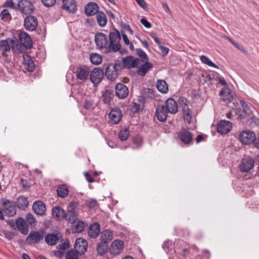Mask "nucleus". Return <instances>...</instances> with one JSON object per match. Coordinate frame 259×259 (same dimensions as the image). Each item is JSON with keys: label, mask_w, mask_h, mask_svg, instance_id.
<instances>
[{"label": "nucleus", "mask_w": 259, "mask_h": 259, "mask_svg": "<svg viewBox=\"0 0 259 259\" xmlns=\"http://www.w3.org/2000/svg\"><path fill=\"white\" fill-rule=\"evenodd\" d=\"M79 204L77 202L71 201L69 202L68 206V210L65 212L66 220L69 223L74 224L78 220Z\"/></svg>", "instance_id": "nucleus-1"}, {"label": "nucleus", "mask_w": 259, "mask_h": 259, "mask_svg": "<svg viewBox=\"0 0 259 259\" xmlns=\"http://www.w3.org/2000/svg\"><path fill=\"white\" fill-rule=\"evenodd\" d=\"M121 36L118 30L114 29L109 33V43L107 49L111 50L113 52H117L120 50L121 46L120 40Z\"/></svg>", "instance_id": "nucleus-2"}, {"label": "nucleus", "mask_w": 259, "mask_h": 259, "mask_svg": "<svg viewBox=\"0 0 259 259\" xmlns=\"http://www.w3.org/2000/svg\"><path fill=\"white\" fill-rule=\"evenodd\" d=\"M90 73V68L87 65H84L77 67L74 72L76 79L83 82H85L89 79Z\"/></svg>", "instance_id": "nucleus-3"}, {"label": "nucleus", "mask_w": 259, "mask_h": 259, "mask_svg": "<svg viewBox=\"0 0 259 259\" xmlns=\"http://www.w3.org/2000/svg\"><path fill=\"white\" fill-rule=\"evenodd\" d=\"M18 7L19 11L25 15H30L34 11V6L28 0H21L19 2Z\"/></svg>", "instance_id": "nucleus-4"}, {"label": "nucleus", "mask_w": 259, "mask_h": 259, "mask_svg": "<svg viewBox=\"0 0 259 259\" xmlns=\"http://www.w3.org/2000/svg\"><path fill=\"white\" fill-rule=\"evenodd\" d=\"M104 74L103 69L100 67H96L90 71L89 78L93 83L99 84L102 81Z\"/></svg>", "instance_id": "nucleus-5"}, {"label": "nucleus", "mask_w": 259, "mask_h": 259, "mask_svg": "<svg viewBox=\"0 0 259 259\" xmlns=\"http://www.w3.org/2000/svg\"><path fill=\"white\" fill-rule=\"evenodd\" d=\"M255 134L249 130L243 131L239 135L240 141L244 145L253 144L255 140Z\"/></svg>", "instance_id": "nucleus-6"}, {"label": "nucleus", "mask_w": 259, "mask_h": 259, "mask_svg": "<svg viewBox=\"0 0 259 259\" xmlns=\"http://www.w3.org/2000/svg\"><path fill=\"white\" fill-rule=\"evenodd\" d=\"M254 165V160L251 157L243 158L241 159L239 168L242 172H247L250 171Z\"/></svg>", "instance_id": "nucleus-7"}, {"label": "nucleus", "mask_w": 259, "mask_h": 259, "mask_svg": "<svg viewBox=\"0 0 259 259\" xmlns=\"http://www.w3.org/2000/svg\"><path fill=\"white\" fill-rule=\"evenodd\" d=\"M2 200L4 213L9 217L14 215L16 213V208L13 202L5 199H2Z\"/></svg>", "instance_id": "nucleus-8"}, {"label": "nucleus", "mask_w": 259, "mask_h": 259, "mask_svg": "<svg viewBox=\"0 0 259 259\" xmlns=\"http://www.w3.org/2000/svg\"><path fill=\"white\" fill-rule=\"evenodd\" d=\"M44 231H31L28 237L27 241L29 244L38 243L45 237Z\"/></svg>", "instance_id": "nucleus-9"}, {"label": "nucleus", "mask_w": 259, "mask_h": 259, "mask_svg": "<svg viewBox=\"0 0 259 259\" xmlns=\"http://www.w3.org/2000/svg\"><path fill=\"white\" fill-rule=\"evenodd\" d=\"M178 137L186 145H189L193 142V135L187 129L183 128L179 132Z\"/></svg>", "instance_id": "nucleus-10"}, {"label": "nucleus", "mask_w": 259, "mask_h": 259, "mask_svg": "<svg viewBox=\"0 0 259 259\" xmlns=\"http://www.w3.org/2000/svg\"><path fill=\"white\" fill-rule=\"evenodd\" d=\"M38 25L36 17L31 15H28L24 19V26L25 28L29 31H33Z\"/></svg>", "instance_id": "nucleus-11"}, {"label": "nucleus", "mask_w": 259, "mask_h": 259, "mask_svg": "<svg viewBox=\"0 0 259 259\" xmlns=\"http://www.w3.org/2000/svg\"><path fill=\"white\" fill-rule=\"evenodd\" d=\"M154 92L153 90L146 88L144 89L141 95L139 97L138 100L144 104L146 102H149L154 98Z\"/></svg>", "instance_id": "nucleus-12"}, {"label": "nucleus", "mask_w": 259, "mask_h": 259, "mask_svg": "<svg viewBox=\"0 0 259 259\" xmlns=\"http://www.w3.org/2000/svg\"><path fill=\"white\" fill-rule=\"evenodd\" d=\"M232 127L231 122L226 120H222L218 123L217 131L221 135L226 134L231 131Z\"/></svg>", "instance_id": "nucleus-13"}, {"label": "nucleus", "mask_w": 259, "mask_h": 259, "mask_svg": "<svg viewBox=\"0 0 259 259\" xmlns=\"http://www.w3.org/2000/svg\"><path fill=\"white\" fill-rule=\"evenodd\" d=\"M95 41L98 48L100 49L106 48L108 45L107 37L102 32H98L96 34Z\"/></svg>", "instance_id": "nucleus-14"}, {"label": "nucleus", "mask_w": 259, "mask_h": 259, "mask_svg": "<svg viewBox=\"0 0 259 259\" xmlns=\"http://www.w3.org/2000/svg\"><path fill=\"white\" fill-rule=\"evenodd\" d=\"M69 13H75L77 10V5L75 0H62V5L61 7Z\"/></svg>", "instance_id": "nucleus-15"}, {"label": "nucleus", "mask_w": 259, "mask_h": 259, "mask_svg": "<svg viewBox=\"0 0 259 259\" xmlns=\"http://www.w3.org/2000/svg\"><path fill=\"white\" fill-rule=\"evenodd\" d=\"M115 95L119 99H124L128 95V90L125 85L122 83H117L115 88Z\"/></svg>", "instance_id": "nucleus-16"}, {"label": "nucleus", "mask_w": 259, "mask_h": 259, "mask_svg": "<svg viewBox=\"0 0 259 259\" xmlns=\"http://www.w3.org/2000/svg\"><path fill=\"white\" fill-rule=\"evenodd\" d=\"M19 40L23 46L27 49L32 47V42L30 36L25 32L22 31L18 35Z\"/></svg>", "instance_id": "nucleus-17"}, {"label": "nucleus", "mask_w": 259, "mask_h": 259, "mask_svg": "<svg viewBox=\"0 0 259 259\" xmlns=\"http://www.w3.org/2000/svg\"><path fill=\"white\" fill-rule=\"evenodd\" d=\"M88 242L87 241L81 238L76 239L74 248L75 250L77 251L80 254H83L87 250Z\"/></svg>", "instance_id": "nucleus-18"}, {"label": "nucleus", "mask_w": 259, "mask_h": 259, "mask_svg": "<svg viewBox=\"0 0 259 259\" xmlns=\"http://www.w3.org/2000/svg\"><path fill=\"white\" fill-rule=\"evenodd\" d=\"M122 116L121 111L119 108H112L109 114L111 122L113 124L118 123L121 120Z\"/></svg>", "instance_id": "nucleus-19"}, {"label": "nucleus", "mask_w": 259, "mask_h": 259, "mask_svg": "<svg viewBox=\"0 0 259 259\" xmlns=\"http://www.w3.org/2000/svg\"><path fill=\"white\" fill-rule=\"evenodd\" d=\"M105 75L108 79L111 81L115 80L118 75L117 70L113 66V63L109 64L105 68Z\"/></svg>", "instance_id": "nucleus-20"}, {"label": "nucleus", "mask_w": 259, "mask_h": 259, "mask_svg": "<svg viewBox=\"0 0 259 259\" xmlns=\"http://www.w3.org/2000/svg\"><path fill=\"white\" fill-rule=\"evenodd\" d=\"M167 112L164 105H158L155 112L157 119L161 122L165 121L167 117Z\"/></svg>", "instance_id": "nucleus-21"}, {"label": "nucleus", "mask_w": 259, "mask_h": 259, "mask_svg": "<svg viewBox=\"0 0 259 259\" xmlns=\"http://www.w3.org/2000/svg\"><path fill=\"white\" fill-rule=\"evenodd\" d=\"M52 214L54 218L58 221H62L65 218V210L59 206H54L52 208Z\"/></svg>", "instance_id": "nucleus-22"}, {"label": "nucleus", "mask_w": 259, "mask_h": 259, "mask_svg": "<svg viewBox=\"0 0 259 259\" xmlns=\"http://www.w3.org/2000/svg\"><path fill=\"white\" fill-rule=\"evenodd\" d=\"M85 14L88 16H91L97 14L99 11L98 5L94 2H90L85 6Z\"/></svg>", "instance_id": "nucleus-23"}, {"label": "nucleus", "mask_w": 259, "mask_h": 259, "mask_svg": "<svg viewBox=\"0 0 259 259\" xmlns=\"http://www.w3.org/2000/svg\"><path fill=\"white\" fill-rule=\"evenodd\" d=\"M165 108L168 112L175 114L178 112L177 102L172 98H169L165 101Z\"/></svg>", "instance_id": "nucleus-24"}, {"label": "nucleus", "mask_w": 259, "mask_h": 259, "mask_svg": "<svg viewBox=\"0 0 259 259\" xmlns=\"http://www.w3.org/2000/svg\"><path fill=\"white\" fill-rule=\"evenodd\" d=\"M34 212L38 215H44L46 211V205L41 201H36L32 205Z\"/></svg>", "instance_id": "nucleus-25"}, {"label": "nucleus", "mask_w": 259, "mask_h": 259, "mask_svg": "<svg viewBox=\"0 0 259 259\" xmlns=\"http://www.w3.org/2000/svg\"><path fill=\"white\" fill-rule=\"evenodd\" d=\"M123 248V242L119 240H116L112 243L109 251L111 254H118L121 252Z\"/></svg>", "instance_id": "nucleus-26"}, {"label": "nucleus", "mask_w": 259, "mask_h": 259, "mask_svg": "<svg viewBox=\"0 0 259 259\" xmlns=\"http://www.w3.org/2000/svg\"><path fill=\"white\" fill-rule=\"evenodd\" d=\"M16 228L24 235L28 234L29 230L28 226L24 219L21 217L18 218L16 221Z\"/></svg>", "instance_id": "nucleus-27"}, {"label": "nucleus", "mask_w": 259, "mask_h": 259, "mask_svg": "<svg viewBox=\"0 0 259 259\" xmlns=\"http://www.w3.org/2000/svg\"><path fill=\"white\" fill-rule=\"evenodd\" d=\"M220 95L221 96L222 100L223 101L231 102L233 99V96L231 90L226 87H225L221 89L220 92Z\"/></svg>", "instance_id": "nucleus-28"}, {"label": "nucleus", "mask_w": 259, "mask_h": 259, "mask_svg": "<svg viewBox=\"0 0 259 259\" xmlns=\"http://www.w3.org/2000/svg\"><path fill=\"white\" fill-rule=\"evenodd\" d=\"M100 232V226L99 224L95 223L91 224L88 231L89 236L92 238H96L98 237Z\"/></svg>", "instance_id": "nucleus-29"}, {"label": "nucleus", "mask_w": 259, "mask_h": 259, "mask_svg": "<svg viewBox=\"0 0 259 259\" xmlns=\"http://www.w3.org/2000/svg\"><path fill=\"white\" fill-rule=\"evenodd\" d=\"M23 63L26 69L29 72L33 71L35 68V64L31 57L27 54H24L23 55Z\"/></svg>", "instance_id": "nucleus-30"}, {"label": "nucleus", "mask_w": 259, "mask_h": 259, "mask_svg": "<svg viewBox=\"0 0 259 259\" xmlns=\"http://www.w3.org/2000/svg\"><path fill=\"white\" fill-rule=\"evenodd\" d=\"M59 241V237L57 234L49 233L45 236V241L50 246L56 245Z\"/></svg>", "instance_id": "nucleus-31"}, {"label": "nucleus", "mask_w": 259, "mask_h": 259, "mask_svg": "<svg viewBox=\"0 0 259 259\" xmlns=\"http://www.w3.org/2000/svg\"><path fill=\"white\" fill-rule=\"evenodd\" d=\"M156 87L159 92L162 94H166L168 91V86L164 80H157Z\"/></svg>", "instance_id": "nucleus-32"}, {"label": "nucleus", "mask_w": 259, "mask_h": 259, "mask_svg": "<svg viewBox=\"0 0 259 259\" xmlns=\"http://www.w3.org/2000/svg\"><path fill=\"white\" fill-rule=\"evenodd\" d=\"M153 67L152 64L146 61L145 63L143 64L137 70V73L142 76H144L148 71Z\"/></svg>", "instance_id": "nucleus-33"}, {"label": "nucleus", "mask_w": 259, "mask_h": 259, "mask_svg": "<svg viewBox=\"0 0 259 259\" xmlns=\"http://www.w3.org/2000/svg\"><path fill=\"white\" fill-rule=\"evenodd\" d=\"M112 239V232L110 231L106 230L101 233L100 242L108 244Z\"/></svg>", "instance_id": "nucleus-34"}, {"label": "nucleus", "mask_w": 259, "mask_h": 259, "mask_svg": "<svg viewBox=\"0 0 259 259\" xmlns=\"http://www.w3.org/2000/svg\"><path fill=\"white\" fill-rule=\"evenodd\" d=\"M96 18L98 24L101 27L105 26L107 22V17L105 14L103 12H98L96 14Z\"/></svg>", "instance_id": "nucleus-35"}, {"label": "nucleus", "mask_w": 259, "mask_h": 259, "mask_svg": "<svg viewBox=\"0 0 259 259\" xmlns=\"http://www.w3.org/2000/svg\"><path fill=\"white\" fill-rule=\"evenodd\" d=\"M57 192L58 196L61 198L66 197L69 193V190L66 185H59L57 189Z\"/></svg>", "instance_id": "nucleus-36"}, {"label": "nucleus", "mask_w": 259, "mask_h": 259, "mask_svg": "<svg viewBox=\"0 0 259 259\" xmlns=\"http://www.w3.org/2000/svg\"><path fill=\"white\" fill-rule=\"evenodd\" d=\"M114 96V91L113 90H106L102 96L104 103L105 104H110Z\"/></svg>", "instance_id": "nucleus-37"}, {"label": "nucleus", "mask_w": 259, "mask_h": 259, "mask_svg": "<svg viewBox=\"0 0 259 259\" xmlns=\"http://www.w3.org/2000/svg\"><path fill=\"white\" fill-rule=\"evenodd\" d=\"M11 46L9 44V39L1 40L0 41V51L2 52V55L5 56V53L9 51Z\"/></svg>", "instance_id": "nucleus-38"}, {"label": "nucleus", "mask_w": 259, "mask_h": 259, "mask_svg": "<svg viewBox=\"0 0 259 259\" xmlns=\"http://www.w3.org/2000/svg\"><path fill=\"white\" fill-rule=\"evenodd\" d=\"M17 207L21 209H24L28 205L27 199L23 196H21L18 198L17 202Z\"/></svg>", "instance_id": "nucleus-39"}, {"label": "nucleus", "mask_w": 259, "mask_h": 259, "mask_svg": "<svg viewBox=\"0 0 259 259\" xmlns=\"http://www.w3.org/2000/svg\"><path fill=\"white\" fill-rule=\"evenodd\" d=\"M90 58L91 63L96 65L101 64L102 61V56L98 53H92L90 55Z\"/></svg>", "instance_id": "nucleus-40"}, {"label": "nucleus", "mask_w": 259, "mask_h": 259, "mask_svg": "<svg viewBox=\"0 0 259 259\" xmlns=\"http://www.w3.org/2000/svg\"><path fill=\"white\" fill-rule=\"evenodd\" d=\"M108 249V244L103 243L100 242L98 243L97 246V250L98 253L101 255L105 254Z\"/></svg>", "instance_id": "nucleus-41"}, {"label": "nucleus", "mask_w": 259, "mask_h": 259, "mask_svg": "<svg viewBox=\"0 0 259 259\" xmlns=\"http://www.w3.org/2000/svg\"><path fill=\"white\" fill-rule=\"evenodd\" d=\"M130 135V131L128 128H125L121 129L118 133V137L119 139L124 141L126 140Z\"/></svg>", "instance_id": "nucleus-42"}, {"label": "nucleus", "mask_w": 259, "mask_h": 259, "mask_svg": "<svg viewBox=\"0 0 259 259\" xmlns=\"http://www.w3.org/2000/svg\"><path fill=\"white\" fill-rule=\"evenodd\" d=\"M200 60L203 63L209 66L219 69V66L211 61L207 56L204 55L201 56Z\"/></svg>", "instance_id": "nucleus-43"}, {"label": "nucleus", "mask_w": 259, "mask_h": 259, "mask_svg": "<svg viewBox=\"0 0 259 259\" xmlns=\"http://www.w3.org/2000/svg\"><path fill=\"white\" fill-rule=\"evenodd\" d=\"M79 254L75 250L70 249L66 253L65 257L66 259H78Z\"/></svg>", "instance_id": "nucleus-44"}, {"label": "nucleus", "mask_w": 259, "mask_h": 259, "mask_svg": "<svg viewBox=\"0 0 259 259\" xmlns=\"http://www.w3.org/2000/svg\"><path fill=\"white\" fill-rule=\"evenodd\" d=\"M84 223L82 221H78L76 224L74 225L73 228L75 233H81L84 229Z\"/></svg>", "instance_id": "nucleus-45"}, {"label": "nucleus", "mask_w": 259, "mask_h": 259, "mask_svg": "<svg viewBox=\"0 0 259 259\" xmlns=\"http://www.w3.org/2000/svg\"><path fill=\"white\" fill-rule=\"evenodd\" d=\"M136 52L137 55L142 59V61H148V57L146 53L142 49H137Z\"/></svg>", "instance_id": "nucleus-46"}, {"label": "nucleus", "mask_w": 259, "mask_h": 259, "mask_svg": "<svg viewBox=\"0 0 259 259\" xmlns=\"http://www.w3.org/2000/svg\"><path fill=\"white\" fill-rule=\"evenodd\" d=\"M134 57L133 56H130L123 59L122 61L125 68H131V64L132 63V59Z\"/></svg>", "instance_id": "nucleus-47"}, {"label": "nucleus", "mask_w": 259, "mask_h": 259, "mask_svg": "<svg viewBox=\"0 0 259 259\" xmlns=\"http://www.w3.org/2000/svg\"><path fill=\"white\" fill-rule=\"evenodd\" d=\"M83 107L88 110H91L94 108V102L93 100H87L84 104Z\"/></svg>", "instance_id": "nucleus-48"}, {"label": "nucleus", "mask_w": 259, "mask_h": 259, "mask_svg": "<svg viewBox=\"0 0 259 259\" xmlns=\"http://www.w3.org/2000/svg\"><path fill=\"white\" fill-rule=\"evenodd\" d=\"M192 114V112L191 109L183 112L184 119L189 123L191 122Z\"/></svg>", "instance_id": "nucleus-49"}, {"label": "nucleus", "mask_w": 259, "mask_h": 259, "mask_svg": "<svg viewBox=\"0 0 259 259\" xmlns=\"http://www.w3.org/2000/svg\"><path fill=\"white\" fill-rule=\"evenodd\" d=\"M113 66L117 70L119 73L122 69L125 68L123 64V61L117 60L114 64H113Z\"/></svg>", "instance_id": "nucleus-50"}, {"label": "nucleus", "mask_w": 259, "mask_h": 259, "mask_svg": "<svg viewBox=\"0 0 259 259\" xmlns=\"http://www.w3.org/2000/svg\"><path fill=\"white\" fill-rule=\"evenodd\" d=\"M41 2L45 7L50 8L55 5L56 0H41Z\"/></svg>", "instance_id": "nucleus-51"}, {"label": "nucleus", "mask_w": 259, "mask_h": 259, "mask_svg": "<svg viewBox=\"0 0 259 259\" xmlns=\"http://www.w3.org/2000/svg\"><path fill=\"white\" fill-rule=\"evenodd\" d=\"M26 220L28 223L30 225H35V219L34 217V215L29 213L26 216Z\"/></svg>", "instance_id": "nucleus-52"}, {"label": "nucleus", "mask_w": 259, "mask_h": 259, "mask_svg": "<svg viewBox=\"0 0 259 259\" xmlns=\"http://www.w3.org/2000/svg\"><path fill=\"white\" fill-rule=\"evenodd\" d=\"M20 185L21 187L25 190H28L30 186V183L27 181V180L23 178L20 179Z\"/></svg>", "instance_id": "nucleus-53"}, {"label": "nucleus", "mask_w": 259, "mask_h": 259, "mask_svg": "<svg viewBox=\"0 0 259 259\" xmlns=\"http://www.w3.org/2000/svg\"><path fill=\"white\" fill-rule=\"evenodd\" d=\"M70 247L69 241L68 239H66L64 242H63L61 244H60L58 248L62 250H65Z\"/></svg>", "instance_id": "nucleus-54"}, {"label": "nucleus", "mask_w": 259, "mask_h": 259, "mask_svg": "<svg viewBox=\"0 0 259 259\" xmlns=\"http://www.w3.org/2000/svg\"><path fill=\"white\" fill-rule=\"evenodd\" d=\"M98 203L96 199H90L87 202V206L90 208H94L97 206Z\"/></svg>", "instance_id": "nucleus-55"}, {"label": "nucleus", "mask_w": 259, "mask_h": 259, "mask_svg": "<svg viewBox=\"0 0 259 259\" xmlns=\"http://www.w3.org/2000/svg\"><path fill=\"white\" fill-rule=\"evenodd\" d=\"M141 105L136 102L133 103V106L132 107V111L134 113H138L141 109Z\"/></svg>", "instance_id": "nucleus-56"}, {"label": "nucleus", "mask_w": 259, "mask_h": 259, "mask_svg": "<svg viewBox=\"0 0 259 259\" xmlns=\"http://www.w3.org/2000/svg\"><path fill=\"white\" fill-rule=\"evenodd\" d=\"M178 102L180 106L187 105V104H188L189 102L187 99L183 96L180 97Z\"/></svg>", "instance_id": "nucleus-57"}, {"label": "nucleus", "mask_w": 259, "mask_h": 259, "mask_svg": "<svg viewBox=\"0 0 259 259\" xmlns=\"http://www.w3.org/2000/svg\"><path fill=\"white\" fill-rule=\"evenodd\" d=\"M140 22L145 27L147 28L151 27V24L146 18H142Z\"/></svg>", "instance_id": "nucleus-58"}, {"label": "nucleus", "mask_w": 259, "mask_h": 259, "mask_svg": "<svg viewBox=\"0 0 259 259\" xmlns=\"http://www.w3.org/2000/svg\"><path fill=\"white\" fill-rule=\"evenodd\" d=\"M159 48L161 51L163 56H165L168 53L169 49L167 47H164L162 45H160L159 46Z\"/></svg>", "instance_id": "nucleus-59"}, {"label": "nucleus", "mask_w": 259, "mask_h": 259, "mask_svg": "<svg viewBox=\"0 0 259 259\" xmlns=\"http://www.w3.org/2000/svg\"><path fill=\"white\" fill-rule=\"evenodd\" d=\"M14 7V4L12 0H7L4 5V7L13 8Z\"/></svg>", "instance_id": "nucleus-60"}, {"label": "nucleus", "mask_w": 259, "mask_h": 259, "mask_svg": "<svg viewBox=\"0 0 259 259\" xmlns=\"http://www.w3.org/2000/svg\"><path fill=\"white\" fill-rule=\"evenodd\" d=\"M84 175L89 183H91L95 181L94 179L91 177L90 174L88 172H85L84 173Z\"/></svg>", "instance_id": "nucleus-61"}, {"label": "nucleus", "mask_w": 259, "mask_h": 259, "mask_svg": "<svg viewBox=\"0 0 259 259\" xmlns=\"http://www.w3.org/2000/svg\"><path fill=\"white\" fill-rule=\"evenodd\" d=\"M138 5L143 9L147 8V4L145 0H136Z\"/></svg>", "instance_id": "nucleus-62"}, {"label": "nucleus", "mask_w": 259, "mask_h": 259, "mask_svg": "<svg viewBox=\"0 0 259 259\" xmlns=\"http://www.w3.org/2000/svg\"><path fill=\"white\" fill-rule=\"evenodd\" d=\"M121 34H122L123 39L124 43L126 45H128L131 43V42L130 41L127 36L125 34L124 31H121Z\"/></svg>", "instance_id": "nucleus-63"}, {"label": "nucleus", "mask_w": 259, "mask_h": 259, "mask_svg": "<svg viewBox=\"0 0 259 259\" xmlns=\"http://www.w3.org/2000/svg\"><path fill=\"white\" fill-rule=\"evenodd\" d=\"M139 62V59H132V63L131 64V68L137 67Z\"/></svg>", "instance_id": "nucleus-64"}]
</instances>
